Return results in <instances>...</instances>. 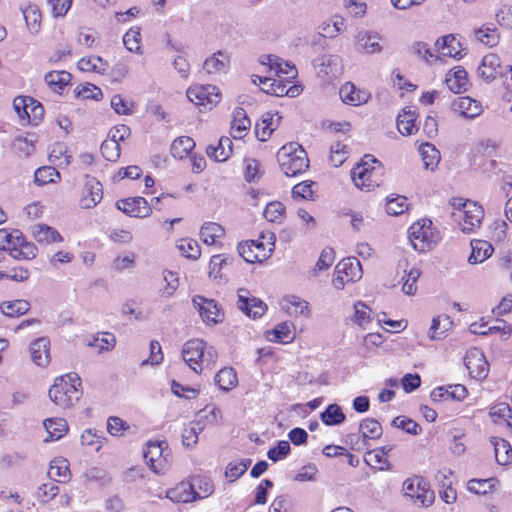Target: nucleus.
Returning a JSON list of instances; mask_svg holds the SVG:
<instances>
[{
	"mask_svg": "<svg viewBox=\"0 0 512 512\" xmlns=\"http://www.w3.org/2000/svg\"><path fill=\"white\" fill-rule=\"evenodd\" d=\"M80 385L81 379L76 373L57 377L49 389V398L63 409L70 408L80 399L81 392L77 388Z\"/></svg>",
	"mask_w": 512,
	"mask_h": 512,
	"instance_id": "nucleus-1",
	"label": "nucleus"
},
{
	"mask_svg": "<svg viewBox=\"0 0 512 512\" xmlns=\"http://www.w3.org/2000/svg\"><path fill=\"white\" fill-rule=\"evenodd\" d=\"M277 161L281 170L288 177L301 174L309 167L306 151L295 142L287 143L278 150Z\"/></svg>",
	"mask_w": 512,
	"mask_h": 512,
	"instance_id": "nucleus-2",
	"label": "nucleus"
},
{
	"mask_svg": "<svg viewBox=\"0 0 512 512\" xmlns=\"http://www.w3.org/2000/svg\"><path fill=\"white\" fill-rule=\"evenodd\" d=\"M383 170L380 161L372 155H365L352 169L351 177L356 187L370 191L382 183Z\"/></svg>",
	"mask_w": 512,
	"mask_h": 512,
	"instance_id": "nucleus-3",
	"label": "nucleus"
},
{
	"mask_svg": "<svg viewBox=\"0 0 512 512\" xmlns=\"http://www.w3.org/2000/svg\"><path fill=\"white\" fill-rule=\"evenodd\" d=\"M166 450L167 444L165 442L149 441L147 443L143 457L150 469L156 474H164L169 468L168 457L170 454L168 452L165 453Z\"/></svg>",
	"mask_w": 512,
	"mask_h": 512,
	"instance_id": "nucleus-4",
	"label": "nucleus"
},
{
	"mask_svg": "<svg viewBox=\"0 0 512 512\" xmlns=\"http://www.w3.org/2000/svg\"><path fill=\"white\" fill-rule=\"evenodd\" d=\"M405 496L415 498L423 507H429L435 500L434 491L423 477L408 478L403 483Z\"/></svg>",
	"mask_w": 512,
	"mask_h": 512,
	"instance_id": "nucleus-5",
	"label": "nucleus"
},
{
	"mask_svg": "<svg viewBox=\"0 0 512 512\" xmlns=\"http://www.w3.org/2000/svg\"><path fill=\"white\" fill-rule=\"evenodd\" d=\"M432 222L429 219H422L414 223L408 230L409 240L413 248L419 252H425L435 244L432 239Z\"/></svg>",
	"mask_w": 512,
	"mask_h": 512,
	"instance_id": "nucleus-6",
	"label": "nucleus"
},
{
	"mask_svg": "<svg viewBox=\"0 0 512 512\" xmlns=\"http://www.w3.org/2000/svg\"><path fill=\"white\" fill-rule=\"evenodd\" d=\"M13 106L19 117L21 119H27L32 125H37L43 118V106L30 96L16 97L13 101Z\"/></svg>",
	"mask_w": 512,
	"mask_h": 512,
	"instance_id": "nucleus-7",
	"label": "nucleus"
},
{
	"mask_svg": "<svg viewBox=\"0 0 512 512\" xmlns=\"http://www.w3.org/2000/svg\"><path fill=\"white\" fill-rule=\"evenodd\" d=\"M453 217L458 221L461 230L464 233H472L475 228H478L484 217V210L482 206L476 202H468L467 208L460 212H454Z\"/></svg>",
	"mask_w": 512,
	"mask_h": 512,
	"instance_id": "nucleus-8",
	"label": "nucleus"
},
{
	"mask_svg": "<svg viewBox=\"0 0 512 512\" xmlns=\"http://www.w3.org/2000/svg\"><path fill=\"white\" fill-rule=\"evenodd\" d=\"M464 364L472 378L483 380L487 377L489 363L481 350L474 348L468 351L464 358Z\"/></svg>",
	"mask_w": 512,
	"mask_h": 512,
	"instance_id": "nucleus-9",
	"label": "nucleus"
},
{
	"mask_svg": "<svg viewBox=\"0 0 512 512\" xmlns=\"http://www.w3.org/2000/svg\"><path fill=\"white\" fill-rule=\"evenodd\" d=\"M238 308L248 317L259 318L263 316L267 310V305L259 298L250 297V293L245 288L238 289Z\"/></svg>",
	"mask_w": 512,
	"mask_h": 512,
	"instance_id": "nucleus-10",
	"label": "nucleus"
},
{
	"mask_svg": "<svg viewBox=\"0 0 512 512\" xmlns=\"http://www.w3.org/2000/svg\"><path fill=\"white\" fill-rule=\"evenodd\" d=\"M102 198V184L96 178L85 175V184L79 202L81 208L91 209L100 203Z\"/></svg>",
	"mask_w": 512,
	"mask_h": 512,
	"instance_id": "nucleus-11",
	"label": "nucleus"
},
{
	"mask_svg": "<svg viewBox=\"0 0 512 512\" xmlns=\"http://www.w3.org/2000/svg\"><path fill=\"white\" fill-rule=\"evenodd\" d=\"M314 67L320 77L328 79L337 78L342 73V60L340 56L334 54L322 55L313 61Z\"/></svg>",
	"mask_w": 512,
	"mask_h": 512,
	"instance_id": "nucleus-12",
	"label": "nucleus"
},
{
	"mask_svg": "<svg viewBox=\"0 0 512 512\" xmlns=\"http://www.w3.org/2000/svg\"><path fill=\"white\" fill-rule=\"evenodd\" d=\"M205 342L201 339H192L184 344L182 357L196 373L202 371L201 359L204 357Z\"/></svg>",
	"mask_w": 512,
	"mask_h": 512,
	"instance_id": "nucleus-13",
	"label": "nucleus"
},
{
	"mask_svg": "<svg viewBox=\"0 0 512 512\" xmlns=\"http://www.w3.org/2000/svg\"><path fill=\"white\" fill-rule=\"evenodd\" d=\"M192 302L205 323L217 324L223 320V315H221L215 300L197 295L193 297Z\"/></svg>",
	"mask_w": 512,
	"mask_h": 512,
	"instance_id": "nucleus-14",
	"label": "nucleus"
},
{
	"mask_svg": "<svg viewBox=\"0 0 512 512\" xmlns=\"http://www.w3.org/2000/svg\"><path fill=\"white\" fill-rule=\"evenodd\" d=\"M116 207L130 217L145 218L152 213L151 206L145 198L140 196L121 199L117 201Z\"/></svg>",
	"mask_w": 512,
	"mask_h": 512,
	"instance_id": "nucleus-15",
	"label": "nucleus"
},
{
	"mask_svg": "<svg viewBox=\"0 0 512 512\" xmlns=\"http://www.w3.org/2000/svg\"><path fill=\"white\" fill-rule=\"evenodd\" d=\"M215 86H194L187 90V98L197 106L210 107L219 102L220 95L215 93Z\"/></svg>",
	"mask_w": 512,
	"mask_h": 512,
	"instance_id": "nucleus-16",
	"label": "nucleus"
},
{
	"mask_svg": "<svg viewBox=\"0 0 512 512\" xmlns=\"http://www.w3.org/2000/svg\"><path fill=\"white\" fill-rule=\"evenodd\" d=\"M504 68L500 65V60L495 54H488L483 57L478 67V75L485 81L494 80L497 76H504Z\"/></svg>",
	"mask_w": 512,
	"mask_h": 512,
	"instance_id": "nucleus-17",
	"label": "nucleus"
},
{
	"mask_svg": "<svg viewBox=\"0 0 512 512\" xmlns=\"http://www.w3.org/2000/svg\"><path fill=\"white\" fill-rule=\"evenodd\" d=\"M281 118L278 112L275 114L271 112L264 113L255 125L256 137L262 142L267 141L272 132L279 126Z\"/></svg>",
	"mask_w": 512,
	"mask_h": 512,
	"instance_id": "nucleus-18",
	"label": "nucleus"
},
{
	"mask_svg": "<svg viewBox=\"0 0 512 512\" xmlns=\"http://www.w3.org/2000/svg\"><path fill=\"white\" fill-rule=\"evenodd\" d=\"M269 240L271 247L268 249V253H255L252 247L254 240L239 243L238 253L248 263L262 262L270 257L274 250L275 235L273 233H270Z\"/></svg>",
	"mask_w": 512,
	"mask_h": 512,
	"instance_id": "nucleus-19",
	"label": "nucleus"
},
{
	"mask_svg": "<svg viewBox=\"0 0 512 512\" xmlns=\"http://www.w3.org/2000/svg\"><path fill=\"white\" fill-rule=\"evenodd\" d=\"M15 233L18 234V237H16L15 246L10 249V256L17 260L34 259L38 252L35 244L27 242L19 230H15Z\"/></svg>",
	"mask_w": 512,
	"mask_h": 512,
	"instance_id": "nucleus-20",
	"label": "nucleus"
},
{
	"mask_svg": "<svg viewBox=\"0 0 512 512\" xmlns=\"http://www.w3.org/2000/svg\"><path fill=\"white\" fill-rule=\"evenodd\" d=\"M435 46L441 51L442 55L453 58H461L464 50L460 38L453 34L440 37L437 39Z\"/></svg>",
	"mask_w": 512,
	"mask_h": 512,
	"instance_id": "nucleus-21",
	"label": "nucleus"
},
{
	"mask_svg": "<svg viewBox=\"0 0 512 512\" xmlns=\"http://www.w3.org/2000/svg\"><path fill=\"white\" fill-rule=\"evenodd\" d=\"M468 394L464 385L455 384L448 387H438L432 390L430 397L433 401H443L448 399L462 401Z\"/></svg>",
	"mask_w": 512,
	"mask_h": 512,
	"instance_id": "nucleus-22",
	"label": "nucleus"
},
{
	"mask_svg": "<svg viewBox=\"0 0 512 512\" xmlns=\"http://www.w3.org/2000/svg\"><path fill=\"white\" fill-rule=\"evenodd\" d=\"M335 274H344L348 282H355L362 277V268L355 257L342 259L335 267Z\"/></svg>",
	"mask_w": 512,
	"mask_h": 512,
	"instance_id": "nucleus-23",
	"label": "nucleus"
},
{
	"mask_svg": "<svg viewBox=\"0 0 512 512\" xmlns=\"http://www.w3.org/2000/svg\"><path fill=\"white\" fill-rule=\"evenodd\" d=\"M358 49L367 54L379 53L382 51L380 36L367 30L358 32L356 36Z\"/></svg>",
	"mask_w": 512,
	"mask_h": 512,
	"instance_id": "nucleus-24",
	"label": "nucleus"
},
{
	"mask_svg": "<svg viewBox=\"0 0 512 512\" xmlns=\"http://www.w3.org/2000/svg\"><path fill=\"white\" fill-rule=\"evenodd\" d=\"M251 127V121L242 107H236L233 111L231 123V135L234 139H242Z\"/></svg>",
	"mask_w": 512,
	"mask_h": 512,
	"instance_id": "nucleus-25",
	"label": "nucleus"
},
{
	"mask_svg": "<svg viewBox=\"0 0 512 512\" xmlns=\"http://www.w3.org/2000/svg\"><path fill=\"white\" fill-rule=\"evenodd\" d=\"M50 342L47 338L36 339L30 346L31 359L37 365L44 367L50 362Z\"/></svg>",
	"mask_w": 512,
	"mask_h": 512,
	"instance_id": "nucleus-26",
	"label": "nucleus"
},
{
	"mask_svg": "<svg viewBox=\"0 0 512 512\" xmlns=\"http://www.w3.org/2000/svg\"><path fill=\"white\" fill-rule=\"evenodd\" d=\"M196 490L190 482H181L173 489L167 491V498L176 503L195 501Z\"/></svg>",
	"mask_w": 512,
	"mask_h": 512,
	"instance_id": "nucleus-27",
	"label": "nucleus"
},
{
	"mask_svg": "<svg viewBox=\"0 0 512 512\" xmlns=\"http://www.w3.org/2000/svg\"><path fill=\"white\" fill-rule=\"evenodd\" d=\"M448 88L454 93H462L467 90V72L462 67H456L446 75L445 80Z\"/></svg>",
	"mask_w": 512,
	"mask_h": 512,
	"instance_id": "nucleus-28",
	"label": "nucleus"
},
{
	"mask_svg": "<svg viewBox=\"0 0 512 512\" xmlns=\"http://www.w3.org/2000/svg\"><path fill=\"white\" fill-rule=\"evenodd\" d=\"M339 95L343 102L354 106L366 103L369 98L368 94L357 91L356 87L350 82L341 86Z\"/></svg>",
	"mask_w": 512,
	"mask_h": 512,
	"instance_id": "nucleus-29",
	"label": "nucleus"
},
{
	"mask_svg": "<svg viewBox=\"0 0 512 512\" xmlns=\"http://www.w3.org/2000/svg\"><path fill=\"white\" fill-rule=\"evenodd\" d=\"M232 141L229 137L222 136L217 146H208L207 147V155L218 162H224L226 161L231 153H232Z\"/></svg>",
	"mask_w": 512,
	"mask_h": 512,
	"instance_id": "nucleus-30",
	"label": "nucleus"
},
{
	"mask_svg": "<svg viewBox=\"0 0 512 512\" xmlns=\"http://www.w3.org/2000/svg\"><path fill=\"white\" fill-rule=\"evenodd\" d=\"M476 40L488 47H494L499 43L500 34L492 23H486L481 28L474 30Z\"/></svg>",
	"mask_w": 512,
	"mask_h": 512,
	"instance_id": "nucleus-31",
	"label": "nucleus"
},
{
	"mask_svg": "<svg viewBox=\"0 0 512 512\" xmlns=\"http://www.w3.org/2000/svg\"><path fill=\"white\" fill-rule=\"evenodd\" d=\"M472 252L468 262L470 264L482 263L493 253V247L490 243L483 240H474L471 242Z\"/></svg>",
	"mask_w": 512,
	"mask_h": 512,
	"instance_id": "nucleus-32",
	"label": "nucleus"
},
{
	"mask_svg": "<svg viewBox=\"0 0 512 512\" xmlns=\"http://www.w3.org/2000/svg\"><path fill=\"white\" fill-rule=\"evenodd\" d=\"M32 234L38 243L49 244L54 242H61L63 240L62 236L56 229L45 224H38L34 226Z\"/></svg>",
	"mask_w": 512,
	"mask_h": 512,
	"instance_id": "nucleus-33",
	"label": "nucleus"
},
{
	"mask_svg": "<svg viewBox=\"0 0 512 512\" xmlns=\"http://www.w3.org/2000/svg\"><path fill=\"white\" fill-rule=\"evenodd\" d=\"M453 109L467 118H475L481 113V107L470 97H459L453 102Z\"/></svg>",
	"mask_w": 512,
	"mask_h": 512,
	"instance_id": "nucleus-34",
	"label": "nucleus"
},
{
	"mask_svg": "<svg viewBox=\"0 0 512 512\" xmlns=\"http://www.w3.org/2000/svg\"><path fill=\"white\" fill-rule=\"evenodd\" d=\"M30 310V303L24 299L4 301L0 304V311L8 317H19Z\"/></svg>",
	"mask_w": 512,
	"mask_h": 512,
	"instance_id": "nucleus-35",
	"label": "nucleus"
},
{
	"mask_svg": "<svg viewBox=\"0 0 512 512\" xmlns=\"http://www.w3.org/2000/svg\"><path fill=\"white\" fill-rule=\"evenodd\" d=\"M496 462L500 465H507L512 460V448L508 441L502 438H492Z\"/></svg>",
	"mask_w": 512,
	"mask_h": 512,
	"instance_id": "nucleus-36",
	"label": "nucleus"
},
{
	"mask_svg": "<svg viewBox=\"0 0 512 512\" xmlns=\"http://www.w3.org/2000/svg\"><path fill=\"white\" fill-rule=\"evenodd\" d=\"M48 475L53 481L66 482L70 478V470L65 459H54L50 463Z\"/></svg>",
	"mask_w": 512,
	"mask_h": 512,
	"instance_id": "nucleus-37",
	"label": "nucleus"
},
{
	"mask_svg": "<svg viewBox=\"0 0 512 512\" xmlns=\"http://www.w3.org/2000/svg\"><path fill=\"white\" fill-rule=\"evenodd\" d=\"M195 147V142L191 137L181 136L176 138L171 144V154L174 158L183 159Z\"/></svg>",
	"mask_w": 512,
	"mask_h": 512,
	"instance_id": "nucleus-38",
	"label": "nucleus"
},
{
	"mask_svg": "<svg viewBox=\"0 0 512 512\" xmlns=\"http://www.w3.org/2000/svg\"><path fill=\"white\" fill-rule=\"evenodd\" d=\"M320 418L327 426H336L342 424L346 416L338 404H330L321 413Z\"/></svg>",
	"mask_w": 512,
	"mask_h": 512,
	"instance_id": "nucleus-39",
	"label": "nucleus"
},
{
	"mask_svg": "<svg viewBox=\"0 0 512 512\" xmlns=\"http://www.w3.org/2000/svg\"><path fill=\"white\" fill-rule=\"evenodd\" d=\"M419 152L422 156L424 167L426 169L434 170L440 161V153L433 144L423 143L419 147Z\"/></svg>",
	"mask_w": 512,
	"mask_h": 512,
	"instance_id": "nucleus-40",
	"label": "nucleus"
},
{
	"mask_svg": "<svg viewBox=\"0 0 512 512\" xmlns=\"http://www.w3.org/2000/svg\"><path fill=\"white\" fill-rule=\"evenodd\" d=\"M43 425L51 440L60 439L68 431V424L63 418L46 419Z\"/></svg>",
	"mask_w": 512,
	"mask_h": 512,
	"instance_id": "nucleus-41",
	"label": "nucleus"
},
{
	"mask_svg": "<svg viewBox=\"0 0 512 512\" xmlns=\"http://www.w3.org/2000/svg\"><path fill=\"white\" fill-rule=\"evenodd\" d=\"M223 235L224 229L222 226L214 222L204 223L200 229V237L208 245L214 244L216 238H220Z\"/></svg>",
	"mask_w": 512,
	"mask_h": 512,
	"instance_id": "nucleus-42",
	"label": "nucleus"
},
{
	"mask_svg": "<svg viewBox=\"0 0 512 512\" xmlns=\"http://www.w3.org/2000/svg\"><path fill=\"white\" fill-rule=\"evenodd\" d=\"M27 28L32 34H37L41 26V12L36 5H29L23 10Z\"/></svg>",
	"mask_w": 512,
	"mask_h": 512,
	"instance_id": "nucleus-43",
	"label": "nucleus"
},
{
	"mask_svg": "<svg viewBox=\"0 0 512 512\" xmlns=\"http://www.w3.org/2000/svg\"><path fill=\"white\" fill-rule=\"evenodd\" d=\"M215 383L223 391H229L237 384L236 372L233 368H223L215 376Z\"/></svg>",
	"mask_w": 512,
	"mask_h": 512,
	"instance_id": "nucleus-44",
	"label": "nucleus"
},
{
	"mask_svg": "<svg viewBox=\"0 0 512 512\" xmlns=\"http://www.w3.org/2000/svg\"><path fill=\"white\" fill-rule=\"evenodd\" d=\"M416 115L414 111L404 110L397 118V128L402 135H412L416 130Z\"/></svg>",
	"mask_w": 512,
	"mask_h": 512,
	"instance_id": "nucleus-45",
	"label": "nucleus"
},
{
	"mask_svg": "<svg viewBox=\"0 0 512 512\" xmlns=\"http://www.w3.org/2000/svg\"><path fill=\"white\" fill-rule=\"evenodd\" d=\"M71 77L67 71H51L45 75L44 79L54 91H57V89H63L70 82Z\"/></svg>",
	"mask_w": 512,
	"mask_h": 512,
	"instance_id": "nucleus-46",
	"label": "nucleus"
},
{
	"mask_svg": "<svg viewBox=\"0 0 512 512\" xmlns=\"http://www.w3.org/2000/svg\"><path fill=\"white\" fill-rule=\"evenodd\" d=\"M107 62L103 61L100 56H91L88 58H82L78 62V67L82 71H93L104 74L107 69Z\"/></svg>",
	"mask_w": 512,
	"mask_h": 512,
	"instance_id": "nucleus-47",
	"label": "nucleus"
},
{
	"mask_svg": "<svg viewBox=\"0 0 512 512\" xmlns=\"http://www.w3.org/2000/svg\"><path fill=\"white\" fill-rule=\"evenodd\" d=\"M190 485H193L194 490H196V500L208 497L213 493L214 490V486L211 480L207 477H194L190 482Z\"/></svg>",
	"mask_w": 512,
	"mask_h": 512,
	"instance_id": "nucleus-48",
	"label": "nucleus"
},
{
	"mask_svg": "<svg viewBox=\"0 0 512 512\" xmlns=\"http://www.w3.org/2000/svg\"><path fill=\"white\" fill-rule=\"evenodd\" d=\"M359 430L362 432L363 439H377L382 435L380 423L372 418L364 419L359 425Z\"/></svg>",
	"mask_w": 512,
	"mask_h": 512,
	"instance_id": "nucleus-49",
	"label": "nucleus"
},
{
	"mask_svg": "<svg viewBox=\"0 0 512 512\" xmlns=\"http://www.w3.org/2000/svg\"><path fill=\"white\" fill-rule=\"evenodd\" d=\"M60 179V173L53 167L43 166L38 168L34 174V181L38 186L55 182L56 179Z\"/></svg>",
	"mask_w": 512,
	"mask_h": 512,
	"instance_id": "nucleus-50",
	"label": "nucleus"
},
{
	"mask_svg": "<svg viewBox=\"0 0 512 512\" xmlns=\"http://www.w3.org/2000/svg\"><path fill=\"white\" fill-rule=\"evenodd\" d=\"M177 248L181 255L192 260L198 259L201 255L200 246L193 239H181L177 244Z\"/></svg>",
	"mask_w": 512,
	"mask_h": 512,
	"instance_id": "nucleus-51",
	"label": "nucleus"
},
{
	"mask_svg": "<svg viewBox=\"0 0 512 512\" xmlns=\"http://www.w3.org/2000/svg\"><path fill=\"white\" fill-rule=\"evenodd\" d=\"M291 323L282 322L275 327L270 333L274 336L269 338L271 341H277L281 343H288L295 337L293 331L290 329Z\"/></svg>",
	"mask_w": 512,
	"mask_h": 512,
	"instance_id": "nucleus-52",
	"label": "nucleus"
},
{
	"mask_svg": "<svg viewBox=\"0 0 512 512\" xmlns=\"http://www.w3.org/2000/svg\"><path fill=\"white\" fill-rule=\"evenodd\" d=\"M496 481L495 478L471 479L468 482L467 488L470 492L475 494H486L494 487Z\"/></svg>",
	"mask_w": 512,
	"mask_h": 512,
	"instance_id": "nucleus-53",
	"label": "nucleus"
},
{
	"mask_svg": "<svg viewBox=\"0 0 512 512\" xmlns=\"http://www.w3.org/2000/svg\"><path fill=\"white\" fill-rule=\"evenodd\" d=\"M421 272L417 268H412L408 273H406V269L404 270V276L402 280L405 279L403 283L402 290L406 295H414L417 291L416 282L420 277Z\"/></svg>",
	"mask_w": 512,
	"mask_h": 512,
	"instance_id": "nucleus-54",
	"label": "nucleus"
},
{
	"mask_svg": "<svg viewBox=\"0 0 512 512\" xmlns=\"http://www.w3.org/2000/svg\"><path fill=\"white\" fill-rule=\"evenodd\" d=\"M348 155V147L341 143L336 142L330 148V162L334 167H339L344 163Z\"/></svg>",
	"mask_w": 512,
	"mask_h": 512,
	"instance_id": "nucleus-55",
	"label": "nucleus"
},
{
	"mask_svg": "<svg viewBox=\"0 0 512 512\" xmlns=\"http://www.w3.org/2000/svg\"><path fill=\"white\" fill-rule=\"evenodd\" d=\"M101 153L108 161H116L120 157V145L115 139H106L101 144Z\"/></svg>",
	"mask_w": 512,
	"mask_h": 512,
	"instance_id": "nucleus-56",
	"label": "nucleus"
},
{
	"mask_svg": "<svg viewBox=\"0 0 512 512\" xmlns=\"http://www.w3.org/2000/svg\"><path fill=\"white\" fill-rule=\"evenodd\" d=\"M12 148H13L14 152L18 156H20V157H28L35 150V146L33 144V141L32 140H28L27 138H24V137H21V136L17 137L13 141Z\"/></svg>",
	"mask_w": 512,
	"mask_h": 512,
	"instance_id": "nucleus-57",
	"label": "nucleus"
},
{
	"mask_svg": "<svg viewBox=\"0 0 512 512\" xmlns=\"http://www.w3.org/2000/svg\"><path fill=\"white\" fill-rule=\"evenodd\" d=\"M140 40H141V34H140L139 28H136V29L131 28L130 30H128L125 33V35L123 37V43H124L125 47L130 52H136V53L140 52V49H141Z\"/></svg>",
	"mask_w": 512,
	"mask_h": 512,
	"instance_id": "nucleus-58",
	"label": "nucleus"
},
{
	"mask_svg": "<svg viewBox=\"0 0 512 512\" xmlns=\"http://www.w3.org/2000/svg\"><path fill=\"white\" fill-rule=\"evenodd\" d=\"M408 209L407 198L397 195L395 198L388 199L386 211L389 215H400Z\"/></svg>",
	"mask_w": 512,
	"mask_h": 512,
	"instance_id": "nucleus-59",
	"label": "nucleus"
},
{
	"mask_svg": "<svg viewBox=\"0 0 512 512\" xmlns=\"http://www.w3.org/2000/svg\"><path fill=\"white\" fill-rule=\"evenodd\" d=\"M129 429V424L120 417L110 416L107 420V431L112 436H122Z\"/></svg>",
	"mask_w": 512,
	"mask_h": 512,
	"instance_id": "nucleus-60",
	"label": "nucleus"
},
{
	"mask_svg": "<svg viewBox=\"0 0 512 512\" xmlns=\"http://www.w3.org/2000/svg\"><path fill=\"white\" fill-rule=\"evenodd\" d=\"M392 425L397 428L405 430L407 433L411 435H418L421 433V427L419 424H417L412 419L403 416H398L394 418L392 421Z\"/></svg>",
	"mask_w": 512,
	"mask_h": 512,
	"instance_id": "nucleus-61",
	"label": "nucleus"
},
{
	"mask_svg": "<svg viewBox=\"0 0 512 512\" xmlns=\"http://www.w3.org/2000/svg\"><path fill=\"white\" fill-rule=\"evenodd\" d=\"M335 260L334 250L326 247L322 250L320 257L315 265L314 272H322L327 270Z\"/></svg>",
	"mask_w": 512,
	"mask_h": 512,
	"instance_id": "nucleus-62",
	"label": "nucleus"
},
{
	"mask_svg": "<svg viewBox=\"0 0 512 512\" xmlns=\"http://www.w3.org/2000/svg\"><path fill=\"white\" fill-rule=\"evenodd\" d=\"M290 444L288 441L282 440L279 441L276 447H273L268 450L267 457L273 462H277L282 460L288 456L290 453Z\"/></svg>",
	"mask_w": 512,
	"mask_h": 512,
	"instance_id": "nucleus-63",
	"label": "nucleus"
},
{
	"mask_svg": "<svg viewBox=\"0 0 512 512\" xmlns=\"http://www.w3.org/2000/svg\"><path fill=\"white\" fill-rule=\"evenodd\" d=\"M499 26L506 29H512V6L502 5L495 14Z\"/></svg>",
	"mask_w": 512,
	"mask_h": 512,
	"instance_id": "nucleus-64",
	"label": "nucleus"
}]
</instances>
